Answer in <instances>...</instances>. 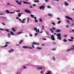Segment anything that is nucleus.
Segmentation results:
<instances>
[{
  "label": "nucleus",
  "instance_id": "59",
  "mask_svg": "<svg viewBox=\"0 0 74 74\" xmlns=\"http://www.w3.org/2000/svg\"><path fill=\"white\" fill-rule=\"evenodd\" d=\"M57 19H58V20H60V19L59 18H57Z\"/></svg>",
  "mask_w": 74,
  "mask_h": 74
},
{
  "label": "nucleus",
  "instance_id": "12",
  "mask_svg": "<svg viewBox=\"0 0 74 74\" xmlns=\"http://www.w3.org/2000/svg\"><path fill=\"white\" fill-rule=\"evenodd\" d=\"M25 11L26 12H27V13H31V12H30V10H25Z\"/></svg>",
  "mask_w": 74,
  "mask_h": 74
},
{
  "label": "nucleus",
  "instance_id": "10",
  "mask_svg": "<svg viewBox=\"0 0 74 74\" xmlns=\"http://www.w3.org/2000/svg\"><path fill=\"white\" fill-rule=\"evenodd\" d=\"M22 32H18L16 33V35H19V34H22Z\"/></svg>",
  "mask_w": 74,
  "mask_h": 74
},
{
  "label": "nucleus",
  "instance_id": "28",
  "mask_svg": "<svg viewBox=\"0 0 74 74\" xmlns=\"http://www.w3.org/2000/svg\"><path fill=\"white\" fill-rule=\"evenodd\" d=\"M48 15L49 16H50L51 17L52 16V14H48Z\"/></svg>",
  "mask_w": 74,
  "mask_h": 74
},
{
  "label": "nucleus",
  "instance_id": "47",
  "mask_svg": "<svg viewBox=\"0 0 74 74\" xmlns=\"http://www.w3.org/2000/svg\"><path fill=\"white\" fill-rule=\"evenodd\" d=\"M0 30H1L2 31H4V29L3 28L0 29Z\"/></svg>",
  "mask_w": 74,
  "mask_h": 74
},
{
  "label": "nucleus",
  "instance_id": "45",
  "mask_svg": "<svg viewBox=\"0 0 74 74\" xmlns=\"http://www.w3.org/2000/svg\"><path fill=\"white\" fill-rule=\"evenodd\" d=\"M8 45H5L4 46V48H5V47H8Z\"/></svg>",
  "mask_w": 74,
  "mask_h": 74
},
{
  "label": "nucleus",
  "instance_id": "34",
  "mask_svg": "<svg viewBox=\"0 0 74 74\" xmlns=\"http://www.w3.org/2000/svg\"><path fill=\"white\" fill-rule=\"evenodd\" d=\"M35 3H38L39 2V1L38 0H36L34 1Z\"/></svg>",
  "mask_w": 74,
  "mask_h": 74
},
{
  "label": "nucleus",
  "instance_id": "41",
  "mask_svg": "<svg viewBox=\"0 0 74 74\" xmlns=\"http://www.w3.org/2000/svg\"><path fill=\"white\" fill-rule=\"evenodd\" d=\"M32 48H35V47H34V45H32Z\"/></svg>",
  "mask_w": 74,
  "mask_h": 74
},
{
  "label": "nucleus",
  "instance_id": "32",
  "mask_svg": "<svg viewBox=\"0 0 74 74\" xmlns=\"http://www.w3.org/2000/svg\"><path fill=\"white\" fill-rule=\"evenodd\" d=\"M61 20L59 21L58 23V24H60V23H61Z\"/></svg>",
  "mask_w": 74,
  "mask_h": 74
},
{
  "label": "nucleus",
  "instance_id": "57",
  "mask_svg": "<svg viewBox=\"0 0 74 74\" xmlns=\"http://www.w3.org/2000/svg\"><path fill=\"white\" fill-rule=\"evenodd\" d=\"M29 7L31 8H33V6H30Z\"/></svg>",
  "mask_w": 74,
  "mask_h": 74
},
{
  "label": "nucleus",
  "instance_id": "49",
  "mask_svg": "<svg viewBox=\"0 0 74 74\" xmlns=\"http://www.w3.org/2000/svg\"><path fill=\"white\" fill-rule=\"evenodd\" d=\"M42 30H43L44 29V27L43 25L42 26Z\"/></svg>",
  "mask_w": 74,
  "mask_h": 74
},
{
  "label": "nucleus",
  "instance_id": "5",
  "mask_svg": "<svg viewBox=\"0 0 74 74\" xmlns=\"http://www.w3.org/2000/svg\"><path fill=\"white\" fill-rule=\"evenodd\" d=\"M6 12H7V13H8V14H14V13H15V12H9V11L8 10H6Z\"/></svg>",
  "mask_w": 74,
  "mask_h": 74
},
{
  "label": "nucleus",
  "instance_id": "62",
  "mask_svg": "<svg viewBox=\"0 0 74 74\" xmlns=\"http://www.w3.org/2000/svg\"><path fill=\"white\" fill-rule=\"evenodd\" d=\"M0 15H3V13H0Z\"/></svg>",
  "mask_w": 74,
  "mask_h": 74
},
{
  "label": "nucleus",
  "instance_id": "30",
  "mask_svg": "<svg viewBox=\"0 0 74 74\" xmlns=\"http://www.w3.org/2000/svg\"><path fill=\"white\" fill-rule=\"evenodd\" d=\"M15 29L14 28H13L12 29V30L13 32H16V31L15 30Z\"/></svg>",
  "mask_w": 74,
  "mask_h": 74
},
{
  "label": "nucleus",
  "instance_id": "39",
  "mask_svg": "<svg viewBox=\"0 0 74 74\" xmlns=\"http://www.w3.org/2000/svg\"><path fill=\"white\" fill-rule=\"evenodd\" d=\"M52 25H56V24H55V23H54V22H52Z\"/></svg>",
  "mask_w": 74,
  "mask_h": 74
},
{
  "label": "nucleus",
  "instance_id": "27",
  "mask_svg": "<svg viewBox=\"0 0 74 74\" xmlns=\"http://www.w3.org/2000/svg\"><path fill=\"white\" fill-rule=\"evenodd\" d=\"M5 31L7 32H10V30H9V29H5Z\"/></svg>",
  "mask_w": 74,
  "mask_h": 74
},
{
  "label": "nucleus",
  "instance_id": "51",
  "mask_svg": "<svg viewBox=\"0 0 74 74\" xmlns=\"http://www.w3.org/2000/svg\"><path fill=\"white\" fill-rule=\"evenodd\" d=\"M52 51H56V49H55V48L52 49Z\"/></svg>",
  "mask_w": 74,
  "mask_h": 74
},
{
  "label": "nucleus",
  "instance_id": "38",
  "mask_svg": "<svg viewBox=\"0 0 74 74\" xmlns=\"http://www.w3.org/2000/svg\"><path fill=\"white\" fill-rule=\"evenodd\" d=\"M69 41H71V42H73V40L72 39H69Z\"/></svg>",
  "mask_w": 74,
  "mask_h": 74
},
{
  "label": "nucleus",
  "instance_id": "20",
  "mask_svg": "<svg viewBox=\"0 0 74 74\" xmlns=\"http://www.w3.org/2000/svg\"><path fill=\"white\" fill-rule=\"evenodd\" d=\"M0 18H1V19H3V20H4V19H5V17H4L3 16L0 17Z\"/></svg>",
  "mask_w": 74,
  "mask_h": 74
},
{
  "label": "nucleus",
  "instance_id": "64",
  "mask_svg": "<svg viewBox=\"0 0 74 74\" xmlns=\"http://www.w3.org/2000/svg\"><path fill=\"white\" fill-rule=\"evenodd\" d=\"M71 39H72V40H74V38L73 37H71Z\"/></svg>",
  "mask_w": 74,
  "mask_h": 74
},
{
  "label": "nucleus",
  "instance_id": "53",
  "mask_svg": "<svg viewBox=\"0 0 74 74\" xmlns=\"http://www.w3.org/2000/svg\"><path fill=\"white\" fill-rule=\"evenodd\" d=\"M25 20H26V18H24V19H23L22 20V21H25Z\"/></svg>",
  "mask_w": 74,
  "mask_h": 74
},
{
  "label": "nucleus",
  "instance_id": "17",
  "mask_svg": "<svg viewBox=\"0 0 74 74\" xmlns=\"http://www.w3.org/2000/svg\"><path fill=\"white\" fill-rule=\"evenodd\" d=\"M61 31V30L60 29H56V32H57V33H59Z\"/></svg>",
  "mask_w": 74,
  "mask_h": 74
},
{
  "label": "nucleus",
  "instance_id": "60",
  "mask_svg": "<svg viewBox=\"0 0 74 74\" xmlns=\"http://www.w3.org/2000/svg\"><path fill=\"white\" fill-rule=\"evenodd\" d=\"M2 25H4V26H5V24H4V23L2 22Z\"/></svg>",
  "mask_w": 74,
  "mask_h": 74
},
{
  "label": "nucleus",
  "instance_id": "35",
  "mask_svg": "<svg viewBox=\"0 0 74 74\" xmlns=\"http://www.w3.org/2000/svg\"><path fill=\"white\" fill-rule=\"evenodd\" d=\"M23 48H27V47L25 46H23Z\"/></svg>",
  "mask_w": 74,
  "mask_h": 74
},
{
  "label": "nucleus",
  "instance_id": "22",
  "mask_svg": "<svg viewBox=\"0 0 74 74\" xmlns=\"http://www.w3.org/2000/svg\"><path fill=\"white\" fill-rule=\"evenodd\" d=\"M23 42V40H21L19 43V44H21Z\"/></svg>",
  "mask_w": 74,
  "mask_h": 74
},
{
  "label": "nucleus",
  "instance_id": "55",
  "mask_svg": "<svg viewBox=\"0 0 74 74\" xmlns=\"http://www.w3.org/2000/svg\"><path fill=\"white\" fill-rule=\"evenodd\" d=\"M33 5L34 6V7H36V4H34Z\"/></svg>",
  "mask_w": 74,
  "mask_h": 74
},
{
  "label": "nucleus",
  "instance_id": "8",
  "mask_svg": "<svg viewBox=\"0 0 74 74\" xmlns=\"http://www.w3.org/2000/svg\"><path fill=\"white\" fill-rule=\"evenodd\" d=\"M65 17L66 18V19H69L71 21H73V19H72V18H71L70 17H69V16H66Z\"/></svg>",
  "mask_w": 74,
  "mask_h": 74
},
{
  "label": "nucleus",
  "instance_id": "16",
  "mask_svg": "<svg viewBox=\"0 0 74 74\" xmlns=\"http://www.w3.org/2000/svg\"><path fill=\"white\" fill-rule=\"evenodd\" d=\"M42 67H38L37 68V70H42Z\"/></svg>",
  "mask_w": 74,
  "mask_h": 74
},
{
  "label": "nucleus",
  "instance_id": "15",
  "mask_svg": "<svg viewBox=\"0 0 74 74\" xmlns=\"http://www.w3.org/2000/svg\"><path fill=\"white\" fill-rule=\"evenodd\" d=\"M73 48H71L70 49L66 51H70L71 50H74V45H73Z\"/></svg>",
  "mask_w": 74,
  "mask_h": 74
},
{
  "label": "nucleus",
  "instance_id": "36",
  "mask_svg": "<svg viewBox=\"0 0 74 74\" xmlns=\"http://www.w3.org/2000/svg\"><path fill=\"white\" fill-rule=\"evenodd\" d=\"M70 32L71 33H73V32H74V29H72L71 31H70Z\"/></svg>",
  "mask_w": 74,
  "mask_h": 74
},
{
  "label": "nucleus",
  "instance_id": "23",
  "mask_svg": "<svg viewBox=\"0 0 74 74\" xmlns=\"http://www.w3.org/2000/svg\"><path fill=\"white\" fill-rule=\"evenodd\" d=\"M24 4H26L28 5V2L24 1H23Z\"/></svg>",
  "mask_w": 74,
  "mask_h": 74
},
{
  "label": "nucleus",
  "instance_id": "52",
  "mask_svg": "<svg viewBox=\"0 0 74 74\" xmlns=\"http://www.w3.org/2000/svg\"><path fill=\"white\" fill-rule=\"evenodd\" d=\"M46 33L47 35H49V33H48V32L46 31Z\"/></svg>",
  "mask_w": 74,
  "mask_h": 74
},
{
  "label": "nucleus",
  "instance_id": "7",
  "mask_svg": "<svg viewBox=\"0 0 74 74\" xmlns=\"http://www.w3.org/2000/svg\"><path fill=\"white\" fill-rule=\"evenodd\" d=\"M56 28H55V27H52V29H50V31H51V32H52L53 33V30H56Z\"/></svg>",
  "mask_w": 74,
  "mask_h": 74
},
{
  "label": "nucleus",
  "instance_id": "40",
  "mask_svg": "<svg viewBox=\"0 0 74 74\" xmlns=\"http://www.w3.org/2000/svg\"><path fill=\"white\" fill-rule=\"evenodd\" d=\"M40 22H42V20L41 18H40Z\"/></svg>",
  "mask_w": 74,
  "mask_h": 74
},
{
  "label": "nucleus",
  "instance_id": "1",
  "mask_svg": "<svg viewBox=\"0 0 74 74\" xmlns=\"http://www.w3.org/2000/svg\"><path fill=\"white\" fill-rule=\"evenodd\" d=\"M56 36H57V38L58 40H62V38H61V34L60 33L57 34H56Z\"/></svg>",
  "mask_w": 74,
  "mask_h": 74
},
{
  "label": "nucleus",
  "instance_id": "6",
  "mask_svg": "<svg viewBox=\"0 0 74 74\" xmlns=\"http://www.w3.org/2000/svg\"><path fill=\"white\" fill-rule=\"evenodd\" d=\"M51 39L53 41H54L55 40V37L54 36V35H51Z\"/></svg>",
  "mask_w": 74,
  "mask_h": 74
},
{
  "label": "nucleus",
  "instance_id": "50",
  "mask_svg": "<svg viewBox=\"0 0 74 74\" xmlns=\"http://www.w3.org/2000/svg\"><path fill=\"white\" fill-rule=\"evenodd\" d=\"M29 35H30V37H32L33 36V35L31 34H29Z\"/></svg>",
  "mask_w": 74,
  "mask_h": 74
},
{
  "label": "nucleus",
  "instance_id": "31",
  "mask_svg": "<svg viewBox=\"0 0 74 74\" xmlns=\"http://www.w3.org/2000/svg\"><path fill=\"white\" fill-rule=\"evenodd\" d=\"M27 48H28L29 49H33V48H32V47H30L29 46L27 47Z\"/></svg>",
  "mask_w": 74,
  "mask_h": 74
},
{
  "label": "nucleus",
  "instance_id": "46",
  "mask_svg": "<svg viewBox=\"0 0 74 74\" xmlns=\"http://www.w3.org/2000/svg\"><path fill=\"white\" fill-rule=\"evenodd\" d=\"M20 12V10H18L16 11V12Z\"/></svg>",
  "mask_w": 74,
  "mask_h": 74
},
{
  "label": "nucleus",
  "instance_id": "3",
  "mask_svg": "<svg viewBox=\"0 0 74 74\" xmlns=\"http://www.w3.org/2000/svg\"><path fill=\"white\" fill-rule=\"evenodd\" d=\"M34 30H35L36 32L38 33H40V30H39V29H37L36 27L34 28Z\"/></svg>",
  "mask_w": 74,
  "mask_h": 74
},
{
  "label": "nucleus",
  "instance_id": "63",
  "mask_svg": "<svg viewBox=\"0 0 74 74\" xmlns=\"http://www.w3.org/2000/svg\"><path fill=\"white\" fill-rule=\"evenodd\" d=\"M64 37H67V35H64Z\"/></svg>",
  "mask_w": 74,
  "mask_h": 74
},
{
  "label": "nucleus",
  "instance_id": "58",
  "mask_svg": "<svg viewBox=\"0 0 74 74\" xmlns=\"http://www.w3.org/2000/svg\"><path fill=\"white\" fill-rule=\"evenodd\" d=\"M0 47H1V48H4V46H0Z\"/></svg>",
  "mask_w": 74,
  "mask_h": 74
},
{
  "label": "nucleus",
  "instance_id": "2",
  "mask_svg": "<svg viewBox=\"0 0 74 74\" xmlns=\"http://www.w3.org/2000/svg\"><path fill=\"white\" fill-rule=\"evenodd\" d=\"M10 33H8V36L9 37V38H10V37H11V35H12V36H14V32L12 31H10Z\"/></svg>",
  "mask_w": 74,
  "mask_h": 74
},
{
  "label": "nucleus",
  "instance_id": "25",
  "mask_svg": "<svg viewBox=\"0 0 74 74\" xmlns=\"http://www.w3.org/2000/svg\"><path fill=\"white\" fill-rule=\"evenodd\" d=\"M30 16L32 18H34V15H33L31 14Z\"/></svg>",
  "mask_w": 74,
  "mask_h": 74
},
{
  "label": "nucleus",
  "instance_id": "54",
  "mask_svg": "<svg viewBox=\"0 0 74 74\" xmlns=\"http://www.w3.org/2000/svg\"><path fill=\"white\" fill-rule=\"evenodd\" d=\"M47 8H51V7H50V6H47Z\"/></svg>",
  "mask_w": 74,
  "mask_h": 74
},
{
  "label": "nucleus",
  "instance_id": "19",
  "mask_svg": "<svg viewBox=\"0 0 74 74\" xmlns=\"http://www.w3.org/2000/svg\"><path fill=\"white\" fill-rule=\"evenodd\" d=\"M18 20L19 21H21V23H25V21H21V19L20 18H19Z\"/></svg>",
  "mask_w": 74,
  "mask_h": 74
},
{
  "label": "nucleus",
  "instance_id": "37",
  "mask_svg": "<svg viewBox=\"0 0 74 74\" xmlns=\"http://www.w3.org/2000/svg\"><path fill=\"white\" fill-rule=\"evenodd\" d=\"M52 45H56V42H53L52 43Z\"/></svg>",
  "mask_w": 74,
  "mask_h": 74
},
{
  "label": "nucleus",
  "instance_id": "56",
  "mask_svg": "<svg viewBox=\"0 0 74 74\" xmlns=\"http://www.w3.org/2000/svg\"><path fill=\"white\" fill-rule=\"evenodd\" d=\"M69 26L68 25H66V27H67V28H68Z\"/></svg>",
  "mask_w": 74,
  "mask_h": 74
},
{
  "label": "nucleus",
  "instance_id": "21",
  "mask_svg": "<svg viewBox=\"0 0 74 74\" xmlns=\"http://www.w3.org/2000/svg\"><path fill=\"white\" fill-rule=\"evenodd\" d=\"M51 71H49L47 73H46L45 74H51Z\"/></svg>",
  "mask_w": 74,
  "mask_h": 74
},
{
  "label": "nucleus",
  "instance_id": "9",
  "mask_svg": "<svg viewBox=\"0 0 74 74\" xmlns=\"http://www.w3.org/2000/svg\"><path fill=\"white\" fill-rule=\"evenodd\" d=\"M39 9H40V10H43L44 9V6H40L39 7Z\"/></svg>",
  "mask_w": 74,
  "mask_h": 74
},
{
  "label": "nucleus",
  "instance_id": "44",
  "mask_svg": "<svg viewBox=\"0 0 74 74\" xmlns=\"http://www.w3.org/2000/svg\"><path fill=\"white\" fill-rule=\"evenodd\" d=\"M34 21L36 22H37V23H38V20H35Z\"/></svg>",
  "mask_w": 74,
  "mask_h": 74
},
{
  "label": "nucleus",
  "instance_id": "29",
  "mask_svg": "<svg viewBox=\"0 0 74 74\" xmlns=\"http://www.w3.org/2000/svg\"><path fill=\"white\" fill-rule=\"evenodd\" d=\"M30 19V18H29L28 17L27 18V23H29V20Z\"/></svg>",
  "mask_w": 74,
  "mask_h": 74
},
{
  "label": "nucleus",
  "instance_id": "48",
  "mask_svg": "<svg viewBox=\"0 0 74 74\" xmlns=\"http://www.w3.org/2000/svg\"><path fill=\"white\" fill-rule=\"evenodd\" d=\"M38 35V34L37 33H36L35 34V36H37Z\"/></svg>",
  "mask_w": 74,
  "mask_h": 74
},
{
  "label": "nucleus",
  "instance_id": "14",
  "mask_svg": "<svg viewBox=\"0 0 74 74\" xmlns=\"http://www.w3.org/2000/svg\"><path fill=\"white\" fill-rule=\"evenodd\" d=\"M16 3H17V4H19V5H22V4L21 3L19 2V1L18 0H16Z\"/></svg>",
  "mask_w": 74,
  "mask_h": 74
},
{
  "label": "nucleus",
  "instance_id": "4",
  "mask_svg": "<svg viewBox=\"0 0 74 74\" xmlns=\"http://www.w3.org/2000/svg\"><path fill=\"white\" fill-rule=\"evenodd\" d=\"M14 52V49H11L8 51L9 53H12V52Z\"/></svg>",
  "mask_w": 74,
  "mask_h": 74
},
{
  "label": "nucleus",
  "instance_id": "24",
  "mask_svg": "<svg viewBox=\"0 0 74 74\" xmlns=\"http://www.w3.org/2000/svg\"><path fill=\"white\" fill-rule=\"evenodd\" d=\"M36 49H38L39 50L41 49H42V48H40V47H36Z\"/></svg>",
  "mask_w": 74,
  "mask_h": 74
},
{
  "label": "nucleus",
  "instance_id": "42",
  "mask_svg": "<svg viewBox=\"0 0 74 74\" xmlns=\"http://www.w3.org/2000/svg\"><path fill=\"white\" fill-rule=\"evenodd\" d=\"M6 44H10V42H5Z\"/></svg>",
  "mask_w": 74,
  "mask_h": 74
},
{
  "label": "nucleus",
  "instance_id": "26",
  "mask_svg": "<svg viewBox=\"0 0 74 74\" xmlns=\"http://www.w3.org/2000/svg\"><path fill=\"white\" fill-rule=\"evenodd\" d=\"M21 14L20 13H18V17H21Z\"/></svg>",
  "mask_w": 74,
  "mask_h": 74
},
{
  "label": "nucleus",
  "instance_id": "18",
  "mask_svg": "<svg viewBox=\"0 0 74 74\" xmlns=\"http://www.w3.org/2000/svg\"><path fill=\"white\" fill-rule=\"evenodd\" d=\"M52 60H53V61H56V58H55V57L54 56L53 57Z\"/></svg>",
  "mask_w": 74,
  "mask_h": 74
},
{
  "label": "nucleus",
  "instance_id": "61",
  "mask_svg": "<svg viewBox=\"0 0 74 74\" xmlns=\"http://www.w3.org/2000/svg\"><path fill=\"white\" fill-rule=\"evenodd\" d=\"M43 40H47V39H46V38H43Z\"/></svg>",
  "mask_w": 74,
  "mask_h": 74
},
{
  "label": "nucleus",
  "instance_id": "11",
  "mask_svg": "<svg viewBox=\"0 0 74 74\" xmlns=\"http://www.w3.org/2000/svg\"><path fill=\"white\" fill-rule=\"evenodd\" d=\"M64 5L65 6H68L69 4V3H67V2L66 1H64Z\"/></svg>",
  "mask_w": 74,
  "mask_h": 74
},
{
  "label": "nucleus",
  "instance_id": "33",
  "mask_svg": "<svg viewBox=\"0 0 74 74\" xmlns=\"http://www.w3.org/2000/svg\"><path fill=\"white\" fill-rule=\"evenodd\" d=\"M23 68L24 69H27V67L25 66H23Z\"/></svg>",
  "mask_w": 74,
  "mask_h": 74
},
{
  "label": "nucleus",
  "instance_id": "43",
  "mask_svg": "<svg viewBox=\"0 0 74 74\" xmlns=\"http://www.w3.org/2000/svg\"><path fill=\"white\" fill-rule=\"evenodd\" d=\"M64 42H66L67 41V40L66 39H64L63 40Z\"/></svg>",
  "mask_w": 74,
  "mask_h": 74
},
{
  "label": "nucleus",
  "instance_id": "13",
  "mask_svg": "<svg viewBox=\"0 0 74 74\" xmlns=\"http://www.w3.org/2000/svg\"><path fill=\"white\" fill-rule=\"evenodd\" d=\"M32 44L33 45H40V44L38 43L37 42H33Z\"/></svg>",
  "mask_w": 74,
  "mask_h": 74
}]
</instances>
